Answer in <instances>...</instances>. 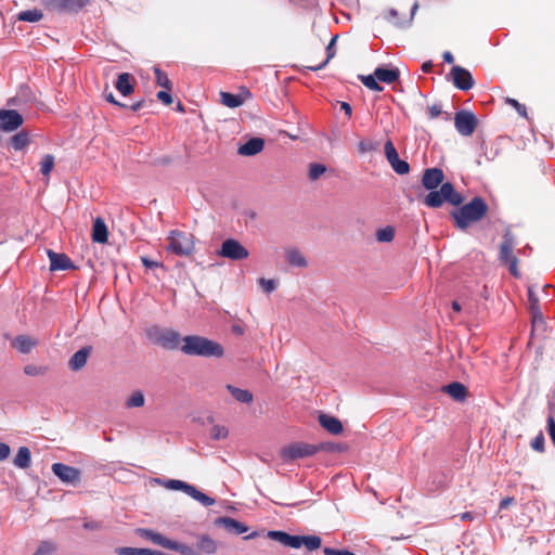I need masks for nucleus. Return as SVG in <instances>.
I'll return each instance as SVG.
<instances>
[{
  "mask_svg": "<svg viewBox=\"0 0 555 555\" xmlns=\"http://www.w3.org/2000/svg\"><path fill=\"white\" fill-rule=\"evenodd\" d=\"M373 149L372 144L366 141H361L358 144V150L361 154H364Z\"/></svg>",
  "mask_w": 555,
  "mask_h": 555,
  "instance_id": "nucleus-60",
  "label": "nucleus"
},
{
  "mask_svg": "<svg viewBox=\"0 0 555 555\" xmlns=\"http://www.w3.org/2000/svg\"><path fill=\"white\" fill-rule=\"evenodd\" d=\"M360 80L370 90L383 91V87L378 83L379 80L375 77V73L373 75L360 76Z\"/></svg>",
  "mask_w": 555,
  "mask_h": 555,
  "instance_id": "nucleus-39",
  "label": "nucleus"
},
{
  "mask_svg": "<svg viewBox=\"0 0 555 555\" xmlns=\"http://www.w3.org/2000/svg\"><path fill=\"white\" fill-rule=\"evenodd\" d=\"M13 464L22 469H26L31 464V453L27 447H20L15 457L13 459Z\"/></svg>",
  "mask_w": 555,
  "mask_h": 555,
  "instance_id": "nucleus-29",
  "label": "nucleus"
},
{
  "mask_svg": "<svg viewBox=\"0 0 555 555\" xmlns=\"http://www.w3.org/2000/svg\"><path fill=\"white\" fill-rule=\"evenodd\" d=\"M216 525L223 527L228 532L233 534H242L248 531V527L230 517H220L216 520Z\"/></svg>",
  "mask_w": 555,
  "mask_h": 555,
  "instance_id": "nucleus-21",
  "label": "nucleus"
},
{
  "mask_svg": "<svg viewBox=\"0 0 555 555\" xmlns=\"http://www.w3.org/2000/svg\"><path fill=\"white\" fill-rule=\"evenodd\" d=\"M144 396L141 391L133 392L127 400L128 408H140L144 404Z\"/></svg>",
  "mask_w": 555,
  "mask_h": 555,
  "instance_id": "nucleus-45",
  "label": "nucleus"
},
{
  "mask_svg": "<svg viewBox=\"0 0 555 555\" xmlns=\"http://www.w3.org/2000/svg\"><path fill=\"white\" fill-rule=\"evenodd\" d=\"M54 168V156L46 154L40 162V172L48 177Z\"/></svg>",
  "mask_w": 555,
  "mask_h": 555,
  "instance_id": "nucleus-42",
  "label": "nucleus"
},
{
  "mask_svg": "<svg viewBox=\"0 0 555 555\" xmlns=\"http://www.w3.org/2000/svg\"><path fill=\"white\" fill-rule=\"evenodd\" d=\"M249 96H250V92L248 90H244L240 94H233V93L224 92V91L220 92L221 103L224 106L230 107V108H235V107L241 106L245 102V99H247Z\"/></svg>",
  "mask_w": 555,
  "mask_h": 555,
  "instance_id": "nucleus-19",
  "label": "nucleus"
},
{
  "mask_svg": "<svg viewBox=\"0 0 555 555\" xmlns=\"http://www.w3.org/2000/svg\"><path fill=\"white\" fill-rule=\"evenodd\" d=\"M107 90H108V86H106V87H105V89H104V96H105V100H106L107 102H109V103H111V104H113V105L119 106V107H124V108H125V107H127V105H126V104H122V103H120L119 101H117V100L115 99L114 94H113L111 91H109V92H107Z\"/></svg>",
  "mask_w": 555,
  "mask_h": 555,
  "instance_id": "nucleus-52",
  "label": "nucleus"
},
{
  "mask_svg": "<svg viewBox=\"0 0 555 555\" xmlns=\"http://www.w3.org/2000/svg\"><path fill=\"white\" fill-rule=\"evenodd\" d=\"M23 370L27 376H43L48 373L49 367L47 365L27 364Z\"/></svg>",
  "mask_w": 555,
  "mask_h": 555,
  "instance_id": "nucleus-40",
  "label": "nucleus"
},
{
  "mask_svg": "<svg viewBox=\"0 0 555 555\" xmlns=\"http://www.w3.org/2000/svg\"><path fill=\"white\" fill-rule=\"evenodd\" d=\"M134 77L129 73L118 75L115 88L124 95L128 96L134 91Z\"/></svg>",
  "mask_w": 555,
  "mask_h": 555,
  "instance_id": "nucleus-22",
  "label": "nucleus"
},
{
  "mask_svg": "<svg viewBox=\"0 0 555 555\" xmlns=\"http://www.w3.org/2000/svg\"><path fill=\"white\" fill-rule=\"evenodd\" d=\"M92 241L100 244H105L108 240V230L101 217H98L92 227Z\"/></svg>",
  "mask_w": 555,
  "mask_h": 555,
  "instance_id": "nucleus-23",
  "label": "nucleus"
},
{
  "mask_svg": "<svg viewBox=\"0 0 555 555\" xmlns=\"http://www.w3.org/2000/svg\"><path fill=\"white\" fill-rule=\"evenodd\" d=\"M191 498L203 504L204 506H211L215 504V499L206 495L202 491L197 490L194 486H192L189 494Z\"/></svg>",
  "mask_w": 555,
  "mask_h": 555,
  "instance_id": "nucleus-36",
  "label": "nucleus"
},
{
  "mask_svg": "<svg viewBox=\"0 0 555 555\" xmlns=\"http://www.w3.org/2000/svg\"><path fill=\"white\" fill-rule=\"evenodd\" d=\"M264 147V140L261 138H251L242 144L237 153L242 156H254L259 154Z\"/></svg>",
  "mask_w": 555,
  "mask_h": 555,
  "instance_id": "nucleus-20",
  "label": "nucleus"
},
{
  "mask_svg": "<svg viewBox=\"0 0 555 555\" xmlns=\"http://www.w3.org/2000/svg\"><path fill=\"white\" fill-rule=\"evenodd\" d=\"M444 173L442 169L433 167L423 172L422 185L429 191L423 198V203L430 208H439L444 202L453 206H461L464 197L453 186L451 182H443Z\"/></svg>",
  "mask_w": 555,
  "mask_h": 555,
  "instance_id": "nucleus-1",
  "label": "nucleus"
},
{
  "mask_svg": "<svg viewBox=\"0 0 555 555\" xmlns=\"http://www.w3.org/2000/svg\"><path fill=\"white\" fill-rule=\"evenodd\" d=\"M340 109L345 112L348 118L351 117L352 108L349 103L347 102H340Z\"/></svg>",
  "mask_w": 555,
  "mask_h": 555,
  "instance_id": "nucleus-61",
  "label": "nucleus"
},
{
  "mask_svg": "<svg viewBox=\"0 0 555 555\" xmlns=\"http://www.w3.org/2000/svg\"><path fill=\"white\" fill-rule=\"evenodd\" d=\"M144 103H145V102H144L143 100L138 101V102L133 103V104L130 106V109H131L132 112H138V111H140V109L144 106Z\"/></svg>",
  "mask_w": 555,
  "mask_h": 555,
  "instance_id": "nucleus-63",
  "label": "nucleus"
},
{
  "mask_svg": "<svg viewBox=\"0 0 555 555\" xmlns=\"http://www.w3.org/2000/svg\"><path fill=\"white\" fill-rule=\"evenodd\" d=\"M338 36H334L331 41L328 42V44L326 46L325 50H326V57L324 61H322L321 63L319 64H315V65H312V64H307L305 65V67L307 69H310V70H313V72H317L319 69H322L324 68L327 63L336 55V49H335V43H336V40H337Z\"/></svg>",
  "mask_w": 555,
  "mask_h": 555,
  "instance_id": "nucleus-25",
  "label": "nucleus"
},
{
  "mask_svg": "<svg viewBox=\"0 0 555 555\" xmlns=\"http://www.w3.org/2000/svg\"><path fill=\"white\" fill-rule=\"evenodd\" d=\"M92 352L91 346H85L76 351L68 361V366L72 371L81 370L88 361L89 356Z\"/></svg>",
  "mask_w": 555,
  "mask_h": 555,
  "instance_id": "nucleus-18",
  "label": "nucleus"
},
{
  "mask_svg": "<svg viewBox=\"0 0 555 555\" xmlns=\"http://www.w3.org/2000/svg\"><path fill=\"white\" fill-rule=\"evenodd\" d=\"M89 3V0H42V5L50 12H77Z\"/></svg>",
  "mask_w": 555,
  "mask_h": 555,
  "instance_id": "nucleus-10",
  "label": "nucleus"
},
{
  "mask_svg": "<svg viewBox=\"0 0 555 555\" xmlns=\"http://www.w3.org/2000/svg\"><path fill=\"white\" fill-rule=\"evenodd\" d=\"M225 388L229 390L232 397L241 403L248 404L254 400V395L247 389H241L230 384L227 385Z\"/></svg>",
  "mask_w": 555,
  "mask_h": 555,
  "instance_id": "nucleus-30",
  "label": "nucleus"
},
{
  "mask_svg": "<svg viewBox=\"0 0 555 555\" xmlns=\"http://www.w3.org/2000/svg\"><path fill=\"white\" fill-rule=\"evenodd\" d=\"M218 255L231 260H243L249 256V253L237 240L228 238L222 243Z\"/></svg>",
  "mask_w": 555,
  "mask_h": 555,
  "instance_id": "nucleus-9",
  "label": "nucleus"
},
{
  "mask_svg": "<svg viewBox=\"0 0 555 555\" xmlns=\"http://www.w3.org/2000/svg\"><path fill=\"white\" fill-rule=\"evenodd\" d=\"M168 241V250L175 255L191 256L194 251V237L191 233L172 230Z\"/></svg>",
  "mask_w": 555,
  "mask_h": 555,
  "instance_id": "nucleus-5",
  "label": "nucleus"
},
{
  "mask_svg": "<svg viewBox=\"0 0 555 555\" xmlns=\"http://www.w3.org/2000/svg\"><path fill=\"white\" fill-rule=\"evenodd\" d=\"M323 552L325 555H356L354 553L348 550H335L331 547H325Z\"/></svg>",
  "mask_w": 555,
  "mask_h": 555,
  "instance_id": "nucleus-53",
  "label": "nucleus"
},
{
  "mask_svg": "<svg viewBox=\"0 0 555 555\" xmlns=\"http://www.w3.org/2000/svg\"><path fill=\"white\" fill-rule=\"evenodd\" d=\"M229 435V430L225 426L214 425L210 429V437L214 440L225 439Z\"/></svg>",
  "mask_w": 555,
  "mask_h": 555,
  "instance_id": "nucleus-46",
  "label": "nucleus"
},
{
  "mask_svg": "<svg viewBox=\"0 0 555 555\" xmlns=\"http://www.w3.org/2000/svg\"><path fill=\"white\" fill-rule=\"evenodd\" d=\"M531 448L537 452H544V436L540 433L532 441Z\"/></svg>",
  "mask_w": 555,
  "mask_h": 555,
  "instance_id": "nucleus-50",
  "label": "nucleus"
},
{
  "mask_svg": "<svg viewBox=\"0 0 555 555\" xmlns=\"http://www.w3.org/2000/svg\"><path fill=\"white\" fill-rule=\"evenodd\" d=\"M505 102L514 107L521 117L528 118L527 108L524 104L512 98H506Z\"/></svg>",
  "mask_w": 555,
  "mask_h": 555,
  "instance_id": "nucleus-48",
  "label": "nucleus"
},
{
  "mask_svg": "<svg viewBox=\"0 0 555 555\" xmlns=\"http://www.w3.org/2000/svg\"><path fill=\"white\" fill-rule=\"evenodd\" d=\"M488 211L489 206L486 201L480 196H476L467 204L451 211V218L459 230L466 231L472 223L483 219Z\"/></svg>",
  "mask_w": 555,
  "mask_h": 555,
  "instance_id": "nucleus-2",
  "label": "nucleus"
},
{
  "mask_svg": "<svg viewBox=\"0 0 555 555\" xmlns=\"http://www.w3.org/2000/svg\"><path fill=\"white\" fill-rule=\"evenodd\" d=\"M286 260L289 266L306 268L308 266V261L301 251L297 248H291L286 250Z\"/></svg>",
  "mask_w": 555,
  "mask_h": 555,
  "instance_id": "nucleus-32",
  "label": "nucleus"
},
{
  "mask_svg": "<svg viewBox=\"0 0 555 555\" xmlns=\"http://www.w3.org/2000/svg\"><path fill=\"white\" fill-rule=\"evenodd\" d=\"M442 57H443V61L449 64H452L454 62V57H453L452 53L449 51L444 52Z\"/></svg>",
  "mask_w": 555,
  "mask_h": 555,
  "instance_id": "nucleus-64",
  "label": "nucleus"
},
{
  "mask_svg": "<svg viewBox=\"0 0 555 555\" xmlns=\"http://www.w3.org/2000/svg\"><path fill=\"white\" fill-rule=\"evenodd\" d=\"M321 450H325L324 444H310L307 442H294L281 450V457L284 461H294L309 457Z\"/></svg>",
  "mask_w": 555,
  "mask_h": 555,
  "instance_id": "nucleus-6",
  "label": "nucleus"
},
{
  "mask_svg": "<svg viewBox=\"0 0 555 555\" xmlns=\"http://www.w3.org/2000/svg\"><path fill=\"white\" fill-rule=\"evenodd\" d=\"M516 245V236L513 233L511 227H507L503 233L502 242L499 248V260L502 264L508 267L509 273L518 278V259L513 254V249Z\"/></svg>",
  "mask_w": 555,
  "mask_h": 555,
  "instance_id": "nucleus-4",
  "label": "nucleus"
},
{
  "mask_svg": "<svg viewBox=\"0 0 555 555\" xmlns=\"http://www.w3.org/2000/svg\"><path fill=\"white\" fill-rule=\"evenodd\" d=\"M297 539L299 544H295V548L305 546L311 552L318 550L322 544V540L319 535H297Z\"/></svg>",
  "mask_w": 555,
  "mask_h": 555,
  "instance_id": "nucleus-31",
  "label": "nucleus"
},
{
  "mask_svg": "<svg viewBox=\"0 0 555 555\" xmlns=\"http://www.w3.org/2000/svg\"><path fill=\"white\" fill-rule=\"evenodd\" d=\"M547 430H548V435L555 446V421L552 416H548V418H547Z\"/></svg>",
  "mask_w": 555,
  "mask_h": 555,
  "instance_id": "nucleus-56",
  "label": "nucleus"
},
{
  "mask_svg": "<svg viewBox=\"0 0 555 555\" xmlns=\"http://www.w3.org/2000/svg\"><path fill=\"white\" fill-rule=\"evenodd\" d=\"M326 171V167L322 164L313 163L309 166V179L312 181L318 180L324 172Z\"/></svg>",
  "mask_w": 555,
  "mask_h": 555,
  "instance_id": "nucleus-44",
  "label": "nucleus"
},
{
  "mask_svg": "<svg viewBox=\"0 0 555 555\" xmlns=\"http://www.w3.org/2000/svg\"><path fill=\"white\" fill-rule=\"evenodd\" d=\"M259 285L266 293H271L276 288V283L274 280H268L264 278L259 279Z\"/></svg>",
  "mask_w": 555,
  "mask_h": 555,
  "instance_id": "nucleus-49",
  "label": "nucleus"
},
{
  "mask_svg": "<svg viewBox=\"0 0 555 555\" xmlns=\"http://www.w3.org/2000/svg\"><path fill=\"white\" fill-rule=\"evenodd\" d=\"M443 391L456 401H464L467 397V388L459 382L444 386Z\"/></svg>",
  "mask_w": 555,
  "mask_h": 555,
  "instance_id": "nucleus-26",
  "label": "nucleus"
},
{
  "mask_svg": "<svg viewBox=\"0 0 555 555\" xmlns=\"http://www.w3.org/2000/svg\"><path fill=\"white\" fill-rule=\"evenodd\" d=\"M42 17H43V14L38 9L23 11L17 16L18 21L29 22V23L38 22Z\"/></svg>",
  "mask_w": 555,
  "mask_h": 555,
  "instance_id": "nucleus-37",
  "label": "nucleus"
},
{
  "mask_svg": "<svg viewBox=\"0 0 555 555\" xmlns=\"http://www.w3.org/2000/svg\"><path fill=\"white\" fill-rule=\"evenodd\" d=\"M318 421L319 424L332 435H340L344 431L341 422L335 416L321 413Z\"/></svg>",
  "mask_w": 555,
  "mask_h": 555,
  "instance_id": "nucleus-17",
  "label": "nucleus"
},
{
  "mask_svg": "<svg viewBox=\"0 0 555 555\" xmlns=\"http://www.w3.org/2000/svg\"><path fill=\"white\" fill-rule=\"evenodd\" d=\"M460 519L463 521H470L474 519V515L470 512H464L460 515Z\"/></svg>",
  "mask_w": 555,
  "mask_h": 555,
  "instance_id": "nucleus-62",
  "label": "nucleus"
},
{
  "mask_svg": "<svg viewBox=\"0 0 555 555\" xmlns=\"http://www.w3.org/2000/svg\"><path fill=\"white\" fill-rule=\"evenodd\" d=\"M515 503V499L513 496H506L500 501L499 507L500 509H505L508 506Z\"/></svg>",
  "mask_w": 555,
  "mask_h": 555,
  "instance_id": "nucleus-59",
  "label": "nucleus"
},
{
  "mask_svg": "<svg viewBox=\"0 0 555 555\" xmlns=\"http://www.w3.org/2000/svg\"><path fill=\"white\" fill-rule=\"evenodd\" d=\"M52 473L65 485L77 487L81 483V470L63 463H53Z\"/></svg>",
  "mask_w": 555,
  "mask_h": 555,
  "instance_id": "nucleus-7",
  "label": "nucleus"
},
{
  "mask_svg": "<svg viewBox=\"0 0 555 555\" xmlns=\"http://www.w3.org/2000/svg\"><path fill=\"white\" fill-rule=\"evenodd\" d=\"M395 237V229L392 227H385L376 232L378 242H391Z\"/></svg>",
  "mask_w": 555,
  "mask_h": 555,
  "instance_id": "nucleus-43",
  "label": "nucleus"
},
{
  "mask_svg": "<svg viewBox=\"0 0 555 555\" xmlns=\"http://www.w3.org/2000/svg\"><path fill=\"white\" fill-rule=\"evenodd\" d=\"M24 122L23 116L15 109H0V130L12 132Z\"/></svg>",
  "mask_w": 555,
  "mask_h": 555,
  "instance_id": "nucleus-13",
  "label": "nucleus"
},
{
  "mask_svg": "<svg viewBox=\"0 0 555 555\" xmlns=\"http://www.w3.org/2000/svg\"><path fill=\"white\" fill-rule=\"evenodd\" d=\"M11 453V449L9 444L4 442H0V461H4L9 457Z\"/></svg>",
  "mask_w": 555,
  "mask_h": 555,
  "instance_id": "nucleus-57",
  "label": "nucleus"
},
{
  "mask_svg": "<svg viewBox=\"0 0 555 555\" xmlns=\"http://www.w3.org/2000/svg\"><path fill=\"white\" fill-rule=\"evenodd\" d=\"M10 143L15 151L23 150L29 144L28 133L26 131L17 132L11 138Z\"/></svg>",
  "mask_w": 555,
  "mask_h": 555,
  "instance_id": "nucleus-35",
  "label": "nucleus"
},
{
  "mask_svg": "<svg viewBox=\"0 0 555 555\" xmlns=\"http://www.w3.org/2000/svg\"><path fill=\"white\" fill-rule=\"evenodd\" d=\"M55 551V545L50 541H42L33 555H50Z\"/></svg>",
  "mask_w": 555,
  "mask_h": 555,
  "instance_id": "nucleus-47",
  "label": "nucleus"
},
{
  "mask_svg": "<svg viewBox=\"0 0 555 555\" xmlns=\"http://www.w3.org/2000/svg\"><path fill=\"white\" fill-rule=\"evenodd\" d=\"M154 340L156 344L160 345L166 349H177L180 344V335L177 331L170 328H155L154 330Z\"/></svg>",
  "mask_w": 555,
  "mask_h": 555,
  "instance_id": "nucleus-12",
  "label": "nucleus"
},
{
  "mask_svg": "<svg viewBox=\"0 0 555 555\" xmlns=\"http://www.w3.org/2000/svg\"><path fill=\"white\" fill-rule=\"evenodd\" d=\"M168 550L179 552L182 555H198V552L194 547L172 540L168 545Z\"/></svg>",
  "mask_w": 555,
  "mask_h": 555,
  "instance_id": "nucleus-38",
  "label": "nucleus"
},
{
  "mask_svg": "<svg viewBox=\"0 0 555 555\" xmlns=\"http://www.w3.org/2000/svg\"><path fill=\"white\" fill-rule=\"evenodd\" d=\"M268 537L270 539L278 541L281 544H283L285 546H289L292 548H295V544H299L297 535H291L284 531L271 530L268 532Z\"/></svg>",
  "mask_w": 555,
  "mask_h": 555,
  "instance_id": "nucleus-28",
  "label": "nucleus"
},
{
  "mask_svg": "<svg viewBox=\"0 0 555 555\" xmlns=\"http://www.w3.org/2000/svg\"><path fill=\"white\" fill-rule=\"evenodd\" d=\"M155 481L163 485L166 489L183 491L186 494H189L192 488V485H189L182 480L177 479H168L164 481H162L160 479H155Z\"/></svg>",
  "mask_w": 555,
  "mask_h": 555,
  "instance_id": "nucleus-33",
  "label": "nucleus"
},
{
  "mask_svg": "<svg viewBox=\"0 0 555 555\" xmlns=\"http://www.w3.org/2000/svg\"><path fill=\"white\" fill-rule=\"evenodd\" d=\"M454 126L461 135L469 137L475 132L478 120L473 112L461 109L454 115Z\"/></svg>",
  "mask_w": 555,
  "mask_h": 555,
  "instance_id": "nucleus-8",
  "label": "nucleus"
},
{
  "mask_svg": "<svg viewBox=\"0 0 555 555\" xmlns=\"http://www.w3.org/2000/svg\"><path fill=\"white\" fill-rule=\"evenodd\" d=\"M181 351L189 356L222 358L223 347L211 339L198 335H189L182 338Z\"/></svg>",
  "mask_w": 555,
  "mask_h": 555,
  "instance_id": "nucleus-3",
  "label": "nucleus"
},
{
  "mask_svg": "<svg viewBox=\"0 0 555 555\" xmlns=\"http://www.w3.org/2000/svg\"><path fill=\"white\" fill-rule=\"evenodd\" d=\"M82 527L87 530H100V529H102V524L96 520H90V521H85Z\"/></svg>",
  "mask_w": 555,
  "mask_h": 555,
  "instance_id": "nucleus-58",
  "label": "nucleus"
},
{
  "mask_svg": "<svg viewBox=\"0 0 555 555\" xmlns=\"http://www.w3.org/2000/svg\"><path fill=\"white\" fill-rule=\"evenodd\" d=\"M138 533L140 537H142L146 540H150L154 544L160 545L166 548H168V545L170 544V541H171V540L167 539L166 537H164L163 534L155 532L151 529H139Z\"/></svg>",
  "mask_w": 555,
  "mask_h": 555,
  "instance_id": "nucleus-27",
  "label": "nucleus"
},
{
  "mask_svg": "<svg viewBox=\"0 0 555 555\" xmlns=\"http://www.w3.org/2000/svg\"><path fill=\"white\" fill-rule=\"evenodd\" d=\"M143 266L147 269L160 268L163 264L158 261L151 260L147 257H141Z\"/></svg>",
  "mask_w": 555,
  "mask_h": 555,
  "instance_id": "nucleus-55",
  "label": "nucleus"
},
{
  "mask_svg": "<svg viewBox=\"0 0 555 555\" xmlns=\"http://www.w3.org/2000/svg\"><path fill=\"white\" fill-rule=\"evenodd\" d=\"M375 77L382 82L385 83H393L400 77V72L398 68H386V67H377L375 68Z\"/></svg>",
  "mask_w": 555,
  "mask_h": 555,
  "instance_id": "nucleus-24",
  "label": "nucleus"
},
{
  "mask_svg": "<svg viewBox=\"0 0 555 555\" xmlns=\"http://www.w3.org/2000/svg\"><path fill=\"white\" fill-rule=\"evenodd\" d=\"M196 551L206 554H214L217 551V544L210 537L203 534L198 538Z\"/></svg>",
  "mask_w": 555,
  "mask_h": 555,
  "instance_id": "nucleus-34",
  "label": "nucleus"
},
{
  "mask_svg": "<svg viewBox=\"0 0 555 555\" xmlns=\"http://www.w3.org/2000/svg\"><path fill=\"white\" fill-rule=\"evenodd\" d=\"M48 257L50 259V270L51 271L68 270V269L75 268L73 261L66 254L55 253V251L49 249Z\"/></svg>",
  "mask_w": 555,
  "mask_h": 555,
  "instance_id": "nucleus-15",
  "label": "nucleus"
},
{
  "mask_svg": "<svg viewBox=\"0 0 555 555\" xmlns=\"http://www.w3.org/2000/svg\"><path fill=\"white\" fill-rule=\"evenodd\" d=\"M156 96L165 105H170L172 103V96L170 94V91H168L166 89L158 91Z\"/></svg>",
  "mask_w": 555,
  "mask_h": 555,
  "instance_id": "nucleus-51",
  "label": "nucleus"
},
{
  "mask_svg": "<svg viewBox=\"0 0 555 555\" xmlns=\"http://www.w3.org/2000/svg\"><path fill=\"white\" fill-rule=\"evenodd\" d=\"M441 114H442V109H441L440 105L433 104L431 106H428V115H429L430 119H435Z\"/></svg>",
  "mask_w": 555,
  "mask_h": 555,
  "instance_id": "nucleus-54",
  "label": "nucleus"
},
{
  "mask_svg": "<svg viewBox=\"0 0 555 555\" xmlns=\"http://www.w3.org/2000/svg\"><path fill=\"white\" fill-rule=\"evenodd\" d=\"M450 75L454 86L463 91H467L474 87V79L472 74L464 67L453 66Z\"/></svg>",
  "mask_w": 555,
  "mask_h": 555,
  "instance_id": "nucleus-14",
  "label": "nucleus"
},
{
  "mask_svg": "<svg viewBox=\"0 0 555 555\" xmlns=\"http://www.w3.org/2000/svg\"><path fill=\"white\" fill-rule=\"evenodd\" d=\"M39 344V340L29 335H17L12 340V347L20 353L27 354Z\"/></svg>",
  "mask_w": 555,
  "mask_h": 555,
  "instance_id": "nucleus-16",
  "label": "nucleus"
},
{
  "mask_svg": "<svg viewBox=\"0 0 555 555\" xmlns=\"http://www.w3.org/2000/svg\"><path fill=\"white\" fill-rule=\"evenodd\" d=\"M154 73H155L157 85L168 91H171L172 83H171L170 79L168 78L167 74L158 67L154 68Z\"/></svg>",
  "mask_w": 555,
  "mask_h": 555,
  "instance_id": "nucleus-41",
  "label": "nucleus"
},
{
  "mask_svg": "<svg viewBox=\"0 0 555 555\" xmlns=\"http://www.w3.org/2000/svg\"><path fill=\"white\" fill-rule=\"evenodd\" d=\"M384 150L388 163L398 175H406L410 172V165L399 158L398 152L390 140L385 143Z\"/></svg>",
  "mask_w": 555,
  "mask_h": 555,
  "instance_id": "nucleus-11",
  "label": "nucleus"
}]
</instances>
